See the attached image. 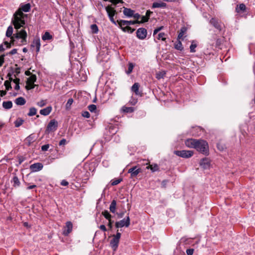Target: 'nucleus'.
I'll return each instance as SVG.
<instances>
[{
    "mask_svg": "<svg viewBox=\"0 0 255 255\" xmlns=\"http://www.w3.org/2000/svg\"><path fill=\"white\" fill-rule=\"evenodd\" d=\"M125 23H127V25H132V24H136V23H138L139 22V20H133V21H132V20H126V22H124Z\"/></svg>",
    "mask_w": 255,
    "mask_h": 255,
    "instance_id": "603ef678",
    "label": "nucleus"
},
{
    "mask_svg": "<svg viewBox=\"0 0 255 255\" xmlns=\"http://www.w3.org/2000/svg\"><path fill=\"white\" fill-rule=\"evenodd\" d=\"M194 249H188L186 250V253L187 255H192L194 253Z\"/></svg>",
    "mask_w": 255,
    "mask_h": 255,
    "instance_id": "bf43d9fd",
    "label": "nucleus"
},
{
    "mask_svg": "<svg viewBox=\"0 0 255 255\" xmlns=\"http://www.w3.org/2000/svg\"><path fill=\"white\" fill-rule=\"evenodd\" d=\"M174 153L180 157L188 158L191 157L193 155V151L191 150H175Z\"/></svg>",
    "mask_w": 255,
    "mask_h": 255,
    "instance_id": "7ed1b4c3",
    "label": "nucleus"
},
{
    "mask_svg": "<svg viewBox=\"0 0 255 255\" xmlns=\"http://www.w3.org/2000/svg\"><path fill=\"white\" fill-rule=\"evenodd\" d=\"M165 74V73L164 71L159 72L158 73H156V78L158 79H163Z\"/></svg>",
    "mask_w": 255,
    "mask_h": 255,
    "instance_id": "37998d69",
    "label": "nucleus"
},
{
    "mask_svg": "<svg viewBox=\"0 0 255 255\" xmlns=\"http://www.w3.org/2000/svg\"><path fill=\"white\" fill-rule=\"evenodd\" d=\"M4 55H2L0 56V66H2L4 62Z\"/></svg>",
    "mask_w": 255,
    "mask_h": 255,
    "instance_id": "0e129e2a",
    "label": "nucleus"
},
{
    "mask_svg": "<svg viewBox=\"0 0 255 255\" xmlns=\"http://www.w3.org/2000/svg\"><path fill=\"white\" fill-rule=\"evenodd\" d=\"M194 41H192V43L190 46V50L191 52H195L196 51L195 48L197 47V44L196 43H194Z\"/></svg>",
    "mask_w": 255,
    "mask_h": 255,
    "instance_id": "a18cd8bd",
    "label": "nucleus"
},
{
    "mask_svg": "<svg viewBox=\"0 0 255 255\" xmlns=\"http://www.w3.org/2000/svg\"><path fill=\"white\" fill-rule=\"evenodd\" d=\"M113 236L120 240L121 237V234L120 233H119L118 231L116 235H113Z\"/></svg>",
    "mask_w": 255,
    "mask_h": 255,
    "instance_id": "69168bd1",
    "label": "nucleus"
},
{
    "mask_svg": "<svg viewBox=\"0 0 255 255\" xmlns=\"http://www.w3.org/2000/svg\"><path fill=\"white\" fill-rule=\"evenodd\" d=\"M134 66V65L133 63H129L128 64V69L127 71H126V73L128 74H130L132 71Z\"/></svg>",
    "mask_w": 255,
    "mask_h": 255,
    "instance_id": "79ce46f5",
    "label": "nucleus"
},
{
    "mask_svg": "<svg viewBox=\"0 0 255 255\" xmlns=\"http://www.w3.org/2000/svg\"><path fill=\"white\" fill-rule=\"evenodd\" d=\"M58 127V122L55 120H52L48 123L47 128L46 131L48 132L55 131Z\"/></svg>",
    "mask_w": 255,
    "mask_h": 255,
    "instance_id": "423d86ee",
    "label": "nucleus"
},
{
    "mask_svg": "<svg viewBox=\"0 0 255 255\" xmlns=\"http://www.w3.org/2000/svg\"><path fill=\"white\" fill-rule=\"evenodd\" d=\"M129 225L130 219L129 216H128L126 218L117 222L115 224V226L117 228H120L124 227H128Z\"/></svg>",
    "mask_w": 255,
    "mask_h": 255,
    "instance_id": "20e7f679",
    "label": "nucleus"
},
{
    "mask_svg": "<svg viewBox=\"0 0 255 255\" xmlns=\"http://www.w3.org/2000/svg\"><path fill=\"white\" fill-rule=\"evenodd\" d=\"M31 8V5L30 3H26L20 6V8L18 10H20L21 11H24L25 12L29 11Z\"/></svg>",
    "mask_w": 255,
    "mask_h": 255,
    "instance_id": "b1692460",
    "label": "nucleus"
},
{
    "mask_svg": "<svg viewBox=\"0 0 255 255\" xmlns=\"http://www.w3.org/2000/svg\"><path fill=\"white\" fill-rule=\"evenodd\" d=\"M14 38L16 39H21V41L22 42H26V39L27 36V33L24 29H22L20 31H17V32L14 34Z\"/></svg>",
    "mask_w": 255,
    "mask_h": 255,
    "instance_id": "0eeeda50",
    "label": "nucleus"
},
{
    "mask_svg": "<svg viewBox=\"0 0 255 255\" xmlns=\"http://www.w3.org/2000/svg\"><path fill=\"white\" fill-rule=\"evenodd\" d=\"M137 102V100L136 99L131 98V99L129 100V103L130 105L134 106L135 105Z\"/></svg>",
    "mask_w": 255,
    "mask_h": 255,
    "instance_id": "5fc2aeb1",
    "label": "nucleus"
},
{
    "mask_svg": "<svg viewBox=\"0 0 255 255\" xmlns=\"http://www.w3.org/2000/svg\"><path fill=\"white\" fill-rule=\"evenodd\" d=\"M122 181V179L121 178L117 179L116 180H113L111 184L113 186L117 185L118 184H119Z\"/></svg>",
    "mask_w": 255,
    "mask_h": 255,
    "instance_id": "864d4df0",
    "label": "nucleus"
},
{
    "mask_svg": "<svg viewBox=\"0 0 255 255\" xmlns=\"http://www.w3.org/2000/svg\"><path fill=\"white\" fill-rule=\"evenodd\" d=\"M49 147V144H45L41 146V150L42 151H47Z\"/></svg>",
    "mask_w": 255,
    "mask_h": 255,
    "instance_id": "052dcab7",
    "label": "nucleus"
},
{
    "mask_svg": "<svg viewBox=\"0 0 255 255\" xmlns=\"http://www.w3.org/2000/svg\"><path fill=\"white\" fill-rule=\"evenodd\" d=\"M66 143V140L64 138L61 139L59 143V145H65Z\"/></svg>",
    "mask_w": 255,
    "mask_h": 255,
    "instance_id": "338daca9",
    "label": "nucleus"
},
{
    "mask_svg": "<svg viewBox=\"0 0 255 255\" xmlns=\"http://www.w3.org/2000/svg\"><path fill=\"white\" fill-rule=\"evenodd\" d=\"M88 110L91 112H94L96 111V109H97V107L95 105H90L88 106Z\"/></svg>",
    "mask_w": 255,
    "mask_h": 255,
    "instance_id": "09e8293b",
    "label": "nucleus"
},
{
    "mask_svg": "<svg viewBox=\"0 0 255 255\" xmlns=\"http://www.w3.org/2000/svg\"><path fill=\"white\" fill-rule=\"evenodd\" d=\"M53 36L48 31L45 32L42 36V39L44 41L50 40L52 39Z\"/></svg>",
    "mask_w": 255,
    "mask_h": 255,
    "instance_id": "cd10ccee",
    "label": "nucleus"
},
{
    "mask_svg": "<svg viewBox=\"0 0 255 255\" xmlns=\"http://www.w3.org/2000/svg\"><path fill=\"white\" fill-rule=\"evenodd\" d=\"M124 22H126V20H117V22L118 23L120 27L122 29H123L124 27L127 26V23H125Z\"/></svg>",
    "mask_w": 255,
    "mask_h": 255,
    "instance_id": "ea45409f",
    "label": "nucleus"
},
{
    "mask_svg": "<svg viewBox=\"0 0 255 255\" xmlns=\"http://www.w3.org/2000/svg\"><path fill=\"white\" fill-rule=\"evenodd\" d=\"M82 115L83 117L89 118L90 117V114L88 111L83 112L82 113Z\"/></svg>",
    "mask_w": 255,
    "mask_h": 255,
    "instance_id": "13d9d810",
    "label": "nucleus"
},
{
    "mask_svg": "<svg viewBox=\"0 0 255 255\" xmlns=\"http://www.w3.org/2000/svg\"><path fill=\"white\" fill-rule=\"evenodd\" d=\"M140 85L138 83H135L131 87V90L137 96H141L142 94L139 91Z\"/></svg>",
    "mask_w": 255,
    "mask_h": 255,
    "instance_id": "4468645a",
    "label": "nucleus"
},
{
    "mask_svg": "<svg viewBox=\"0 0 255 255\" xmlns=\"http://www.w3.org/2000/svg\"><path fill=\"white\" fill-rule=\"evenodd\" d=\"M11 182L13 183V186L14 187H18L20 184L19 180L16 176H13Z\"/></svg>",
    "mask_w": 255,
    "mask_h": 255,
    "instance_id": "c85d7f7f",
    "label": "nucleus"
},
{
    "mask_svg": "<svg viewBox=\"0 0 255 255\" xmlns=\"http://www.w3.org/2000/svg\"><path fill=\"white\" fill-rule=\"evenodd\" d=\"M120 240L113 236V239L110 242V245L114 251L118 248Z\"/></svg>",
    "mask_w": 255,
    "mask_h": 255,
    "instance_id": "f3484780",
    "label": "nucleus"
},
{
    "mask_svg": "<svg viewBox=\"0 0 255 255\" xmlns=\"http://www.w3.org/2000/svg\"><path fill=\"white\" fill-rule=\"evenodd\" d=\"M196 146L197 147H195V149H196L198 151L205 155H207L208 154V144L206 141L202 139H198Z\"/></svg>",
    "mask_w": 255,
    "mask_h": 255,
    "instance_id": "f03ea898",
    "label": "nucleus"
},
{
    "mask_svg": "<svg viewBox=\"0 0 255 255\" xmlns=\"http://www.w3.org/2000/svg\"><path fill=\"white\" fill-rule=\"evenodd\" d=\"M140 18L141 19L140 21H139L138 23H142L147 22L148 21V19H149L148 17H147L145 15L142 16L141 17L140 16Z\"/></svg>",
    "mask_w": 255,
    "mask_h": 255,
    "instance_id": "3c124183",
    "label": "nucleus"
},
{
    "mask_svg": "<svg viewBox=\"0 0 255 255\" xmlns=\"http://www.w3.org/2000/svg\"><path fill=\"white\" fill-rule=\"evenodd\" d=\"M73 228V225L71 222H67L63 231V235L67 236L71 232Z\"/></svg>",
    "mask_w": 255,
    "mask_h": 255,
    "instance_id": "f8f14e48",
    "label": "nucleus"
},
{
    "mask_svg": "<svg viewBox=\"0 0 255 255\" xmlns=\"http://www.w3.org/2000/svg\"><path fill=\"white\" fill-rule=\"evenodd\" d=\"M46 100H41L40 102H37L36 104V105L40 107H44V106L46 105Z\"/></svg>",
    "mask_w": 255,
    "mask_h": 255,
    "instance_id": "8fccbe9b",
    "label": "nucleus"
},
{
    "mask_svg": "<svg viewBox=\"0 0 255 255\" xmlns=\"http://www.w3.org/2000/svg\"><path fill=\"white\" fill-rule=\"evenodd\" d=\"M52 111V107L51 106H48L46 108L43 109L40 111V114L43 116H47Z\"/></svg>",
    "mask_w": 255,
    "mask_h": 255,
    "instance_id": "aec40b11",
    "label": "nucleus"
},
{
    "mask_svg": "<svg viewBox=\"0 0 255 255\" xmlns=\"http://www.w3.org/2000/svg\"><path fill=\"white\" fill-rule=\"evenodd\" d=\"M26 17L27 14H24L20 10H17L14 13L11 22L16 29L18 30L21 27L25 28V21L24 18Z\"/></svg>",
    "mask_w": 255,
    "mask_h": 255,
    "instance_id": "f257e3e1",
    "label": "nucleus"
},
{
    "mask_svg": "<svg viewBox=\"0 0 255 255\" xmlns=\"http://www.w3.org/2000/svg\"><path fill=\"white\" fill-rule=\"evenodd\" d=\"M12 81H5L4 85L5 87V89L7 91H8L11 88L10 82Z\"/></svg>",
    "mask_w": 255,
    "mask_h": 255,
    "instance_id": "49530a36",
    "label": "nucleus"
},
{
    "mask_svg": "<svg viewBox=\"0 0 255 255\" xmlns=\"http://www.w3.org/2000/svg\"><path fill=\"white\" fill-rule=\"evenodd\" d=\"M174 48L179 51H182L183 50V47L182 46V44L181 42L178 39V40L174 44Z\"/></svg>",
    "mask_w": 255,
    "mask_h": 255,
    "instance_id": "c756f323",
    "label": "nucleus"
},
{
    "mask_svg": "<svg viewBox=\"0 0 255 255\" xmlns=\"http://www.w3.org/2000/svg\"><path fill=\"white\" fill-rule=\"evenodd\" d=\"M73 103V100L72 98H70L68 99L66 104V108L67 109H69L70 108L71 105Z\"/></svg>",
    "mask_w": 255,
    "mask_h": 255,
    "instance_id": "de8ad7c7",
    "label": "nucleus"
},
{
    "mask_svg": "<svg viewBox=\"0 0 255 255\" xmlns=\"http://www.w3.org/2000/svg\"><path fill=\"white\" fill-rule=\"evenodd\" d=\"M14 102L17 105L23 106L25 104L26 101L23 97H18L15 100Z\"/></svg>",
    "mask_w": 255,
    "mask_h": 255,
    "instance_id": "bb28decb",
    "label": "nucleus"
},
{
    "mask_svg": "<svg viewBox=\"0 0 255 255\" xmlns=\"http://www.w3.org/2000/svg\"><path fill=\"white\" fill-rule=\"evenodd\" d=\"M167 6V4L165 2H154L152 3V8H165Z\"/></svg>",
    "mask_w": 255,
    "mask_h": 255,
    "instance_id": "393cba45",
    "label": "nucleus"
},
{
    "mask_svg": "<svg viewBox=\"0 0 255 255\" xmlns=\"http://www.w3.org/2000/svg\"><path fill=\"white\" fill-rule=\"evenodd\" d=\"M209 23L211 25H212L219 31L222 30L223 28V24L221 21L219 19L213 17L210 20Z\"/></svg>",
    "mask_w": 255,
    "mask_h": 255,
    "instance_id": "39448f33",
    "label": "nucleus"
},
{
    "mask_svg": "<svg viewBox=\"0 0 255 255\" xmlns=\"http://www.w3.org/2000/svg\"><path fill=\"white\" fill-rule=\"evenodd\" d=\"M198 141V139L189 138L185 140V144L189 148H195V147H197L196 145Z\"/></svg>",
    "mask_w": 255,
    "mask_h": 255,
    "instance_id": "1a4fd4ad",
    "label": "nucleus"
},
{
    "mask_svg": "<svg viewBox=\"0 0 255 255\" xmlns=\"http://www.w3.org/2000/svg\"><path fill=\"white\" fill-rule=\"evenodd\" d=\"M165 36V34L164 32H161L158 34L156 38L159 40H161L162 41H165L166 40Z\"/></svg>",
    "mask_w": 255,
    "mask_h": 255,
    "instance_id": "a19ab883",
    "label": "nucleus"
},
{
    "mask_svg": "<svg viewBox=\"0 0 255 255\" xmlns=\"http://www.w3.org/2000/svg\"><path fill=\"white\" fill-rule=\"evenodd\" d=\"M187 30V28L186 27H182L179 31L177 39H183V36L186 33Z\"/></svg>",
    "mask_w": 255,
    "mask_h": 255,
    "instance_id": "a211bd4d",
    "label": "nucleus"
},
{
    "mask_svg": "<svg viewBox=\"0 0 255 255\" xmlns=\"http://www.w3.org/2000/svg\"><path fill=\"white\" fill-rule=\"evenodd\" d=\"M17 53V49H13L11 50L9 53L8 54L9 55H13Z\"/></svg>",
    "mask_w": 255,
    "mask_h": 255,
    "instance_id": "774afa93",
    "label": "nucleus"
},
{
    "mask_svg": "<svg viewBox=\"0 0 255 255\" xmlns=\"http://www.w3.org/2000/svg\"><path fill=\"white\" fill-rule=\"evenodd\" d=\"M15 83V86L14 87L15 90H18L19 89V81H13Z\"/></svg>",
    "mask_w": 255,
    "mask_h": 255,
    "instance_id": "e2e57ef3",
    "label": "nucleus"
},
{
    "mask_svg": "<svg viewBox=\"0 0 255 255\" xmlns=\"http://www.w3.org/2000/svg\"><path fill=\"white\" fill-rule=\"evenodd\" d=\"M91 29L92 33L96 34L99 31L98 27L96 24H93L91 25Z\"/></svg>",
    "mask_w": 255,
    "mask_h": 255,
    "instance_id": "e433bc0d",
    "label": "nucleus"
},
{
    "mask_svg": "<svg viewBox=\"0 0 255 255\" xmlns=\"http://www.w3.org/2000/svg\"><path fill=\"white\" fill-rule=\"evenodd\" d=\"M37 81H26V83L25 85V88L27 90H30L33 89L36 86V84H34V82H36Z\"/></svg>",
    "mask_w": 255,
    "mask_h": 255,
    "instance_id": "6ab92c4d",
    "label": "nucleus"
},
{
    "mask_svg": "<svg viewBox=\"0 0 255 255\" xmlns=\"http://www.w3.org/2000/svg\"><path fill=\"white\" fill-rule=\"evenodd\" d=\"M105 9L108 13L109 17H112V16H115L116 13V10L114 7L108 5L105 7Z\"/></svg>",
    "mask_w": 255,
    "mask_h": 255,
    "instance_id": "dca6fc26",
    "label": "nucleus"
},
{
    "mask_svg": "<svg viewBox=\"0 0 255 255\" xmlns=\"http://www.w3.org/2000/svg\"><path fill=\"white\" fill-rule=\"evenodd\" d=\"M118 131V128L115 126L110 125L109 127L108 132H109V134L111 135H114Z\"/></svg>",
    "mask_w": 255,
    "mask_h": 255,
    "instance_id": "a878e982",
    "label": "nucleus"
},
{
    "mask_svg": "<svg viewBox=\"0 0 255 255\" xmlns=\"http://www.w3.org/2000/svg\"><path fill=\"white\" fill-rule=\"evenodd\" d=\"M13 33V28L12 26L10 25L8 27L7 30L6 31V36L8 37H10L11 39L10 43H13L14 42V34L12 35Z\"/></svg>",
    "mask_w": 255,
    "mask_h": 255,
    "instance_id": "ddd939ff",
    "label": "nucleus"
},
{
    "mask_svg": "<svg viewBox=\"0 0 255 255\" xmlns=\"http://www.w3.org/2000/svg\"><path fill=\"white\" fill-rule=\"evenodd\" d=\"M40 46V41L39 38L34 39L32 43L31 44V47L32 48H36V51L37 53L39 51Z\"/></svg>",
    "mask_w": 255,
    "mask_h": 255,
    "instance_id": "2eb2a0df",
    "label": "nucleus"
},
{
    "mask_svg": "<svg viewBox=\"0 0 255 255\" xmlns=\"http://www.w3.org/2000/svg\"><path fill=\"white\" fill-rule=\"evenodd\" d=\"M132 17L136 19V20H138V19L140 18V15L138 13H134V12Z\"/></svg>",
    "mask_w": 255,
    "mask_h": 255,
    "instance_id": "680f3d73",
    "label": "nucleus"
},
{
    "mask_svg": "<svg viewBox=\"0 0 255 255\" xmlns=\"http://www.w3.org/2000/svg\"><path fill=\"white\" fill-rule=\"evenodd\" d=\"M246 9V6L245 4L241 3L239 5H237V7L236 8V11L237 12H240V11H245Z\"/></svg>",
    "mask_w": 255,
    "mask_h": 255,
    "instance_id": "2f4dec72",
    "label": "nucleus"
},
{
    "mask_svg": "<svg viewBox=\"0 0 255 255\" xmlns=\"http://www.w3.org/2000/svg\"><path fill=\"white\" fill-rule=\"evenodd\" d=\"M37 110L34 107H32L29 109V111L27 114V115L29 117L34 116L36 114Z\"/></svg>",
    "mask_w": 255,
    "mask_h": 255,
    "instance_id": "c9c22d12",
    "label": "nucleus"
},
{
    "mask_svg": "<svg viewBox=\"0 0 255 255\" xmlns=\"http://www.w3.org/2000/svg\"><path fill=\"white\" fill-rule=\"evenodd\" d=\"M122 30L124 32H128L130 33H132L134 31L135 29L131 28L129 26V25H127V26L124 27V28H123Z\"/></svg>",
    "mask_w": 255,
    "mask_h": 255,
    "instance_id": "4c0bfd02",
    "label": "nucleus"
},
{
    "mask_svg": "<svg viewBox=\"0 0 255 255\" xmlns=\"http://www.w3.org/2000/svg\"><path fill=\"white\" fill-rule=\"evenodd\" d=\"M2 107L5 109H9L12 107V103L11 101H4L2 103Z\"/></svg>",
    "mask_w": 255,
    "mask_h": 255,
    "instance_id": "473e14b6",
    "label": "nucleus"
},
{
    "mask_svg": "<svg viewBox=\"0 0 255 255\" xmlns=\"http://www.w3.org/2000/svg\"><path fill=\"white\" fill-rule=\"evenodd\" d=\"M141 172V169L140 168H137L136 166L129 168L128 170V173H130L131 177H136Z\"/></svg>",
    "mask_w": 255,
    "mask_h": 255,
    "instance_id": "9d476101",
    "label": "nucleus"
},
{
    "mask_svg": "<svg viewBox=\"0 0 255 255\" xmlns=\"http://www.w3.org/2000/svg\"><path fill=\"white\" fill-rule=\"evenodd\" d=\"M102 215L104 216V217L106 219H107L108 220L111 219V215L107 210H105L104 211H103L102 212Z\"/></svg>",
    "mask_w": 255,
    "mask_h": 255,
    "instance_id": "c03bdc74",
    "label": "nucleus"
},
{
    "mask_svg": "<svg viewBox=\"0 0 255 255\" xmlns=\"http://www.w3.org/2000/svg\"><path fill=\"white\" fill-rule=\"evenodd\" d=\"M200 165L204 168H208L210 166V162L208 159L203 158L200 161Z\"/></svg>",
    "mask_w": 255,
    "mask_h": 255,
    "instance_id": "412c9836",
    "label": "nucleus"
},
{
    "mask_svg": "<svg viewBox=\"0 0 255 255\" xmlns=\"http://www.w3.org/2000/svg\"><path fill=\"white\" fill-rule=\"evenodd\" d=\"M134 11L127 7H124L123 13L128 17H132Z\"/></svg>",
    "mask_w": 255,
    "mask_h": 255,
    "instance_id": "5701e85b",
    "label": "nucleus"
},
{
    "mask_svg": "<svg viewBox=\"0 0 255 255\" xmlns=\"http://www.w3.org/2000/svg\"><path fill=\"white\" fill-rule=\"evenodd\" d=\"M147 33V30L144 28H138L136 32L137 37L141 40H143L146 37Z\"/></svg>",
    "mask_w": 255,
    "mask_h": 255,
    "instance_id": "6e6552de",
    "label": "nucleus"
},
{
    "mask_svg": "<svg viewBox=\"0 0 255 255\" xmlns=\"http://www.w3.org/2000/svg\"><path fill=\"white\" fill-rule=\"evenodd\" d=\"M146 168L150 169L152 172H155L159 170V167L157 164L149 165L146 167Z\"/></svg>",
    "mask_w": 255,
    "mask_h": 255,
    "instance_id": "72a5a7b5",
    "label": "nucleus"
},
{
    "mask_svg": "<svg viewBox=\"0 0 255 255\" xmlns=\"http://www.w3.org/2000/svg\"><path fill=\"white\" fill-rule=\"evenodd\" d=\"M163 28V26H161L159 27H157L155 28L153 31V35L154 36L155 34H156L159 31L162 30Z\"/></svg>",
    "mask_w": 255,
    "mask_h": 255,
    "instance_id": "6e6d98bb",
    "label": "nucleus"
},
{
    "mask_svg": "<svg viewBox=\"0 0 255 255\" xmlns=\"http://www.w3.org/2000/svg\"><path fill=\"white\" fill-rule=\"evenodd\" d=\"M123 111L127 113H132L134 111V109L133 107H127L126 106H124L122 108Z\"/></svg>",
    "mask_w": 255,
    "mask_h": 255,
    "instance_id": "f704fd0d",
    "label": "nucleus"
},
{
    "mask_svg": "<svg viewBox=\"0 0 255 255\" xmlns=\"http://www.w3.org/2000/svg\"><path fill=\"white\" fill-rule=\"evenodd\" d=\"M43 167V164L41 163H35L30 166V169L32 172H35L42 170Z\"/></svg>",
    "mask_w": 255,
    "mask_h": 255,
    "instance_id": "9b49d317",
    "label": "nucleus"
},
{
    "mask_svg": "<svg viewBox=\"0 0 255 255\" xmlns=\"http://www.w3.org/2000/svg\"><path fill=\"white\" fill-rule=\"evenodd\" d=\"M24 121L22 119H18L14 122V125L15 127H19L23 123Z\"/></svg>",
    "mask_w": 255,
    "mask_h": 255,
    "instance_id": "58836bf2",
    "label": "nucleus"
},
{
    "mask_svg": "<svg viewBox=\"0 0 255 255\" xmlns=\"http://www.w3.org/2000/svg\"><path fill=\"white\" fill-rule=\"evenodd\" d=\"M110 1L114 5H116L119 3L124 2L122 0H110Z\"/></svg>",
    "mask_w": 255,
    "mask_h": 255,
    "instance_id": "4d7b16f0",
    "label": "nucleus"
},
{
    "mask_svg": "<svg viewBox=\"0 0 255 255\" xmlns=\"http://www.w3.org/2000/svg\"><path fill=\"white\" fill-rule=\"evenodd\" d=\"M116 205H117L116 201L115 200H113L112 201L111 205L110 206V208H109L110 210L112 213H115L116 209Z\"/></svg>",
    "mask_w": 255,
    "mask_h": 255,
    "instance_id": "7c9ffc66",
    "label": "nucleus"
},
{
    "mask_svg": "<svg viewBox=\"0 0 255 255\" xmlns=\"http://www.w3.org/2000/svg\"><path fill=\"white\" fill-rule=\"evenodd\" d=\"M35 140V136L34 134H31L27 137L25 140V142L28 145H30L31 143L33 142Z\"/></svg>",
    "mask_w": 255,
    "mask_h": 255,
    "instance_id": "4be33fe9",
    "label": "nucleus"
}]
</instances>
